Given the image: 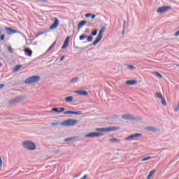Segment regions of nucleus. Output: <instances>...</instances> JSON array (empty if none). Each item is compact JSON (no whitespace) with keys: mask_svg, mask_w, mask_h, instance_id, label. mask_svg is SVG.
<instances>
[{"mask_svg":"<svg viewBox=\"0 0 179 179\" xmlns=\"http://www.w3.org/2000/svg\"><path fill=\"white\" fill-rule=\"evenodd\" d=\"M78 124V120L69 119L63 121L62 122H52L51 123L52 127H55V125H62V127H73Z\"/></svg>","mask_w":179,"mask_h":179,"instance_id":"obj_1","label":"nucleus"},{"mask_svg":"<svg viewBox=\"0 0 179 179\" xmlns=\"http://www.w3.org/2000/svg\"><path fill=\"white\" fill-rule=\"evenodd\" d=\"M121 128L120 127H109L106 128H97L96 131L99 132H115V131H120Z\"/></svg>","mask_w":179,"mask_h":179,"instance_id":"obj_2","label":"nucleus"},{"mask_svg":"<svg viewBox=\"0 0 179 179\" xmlns=\"http://www.w3.org/2000/svg\"><path fill=\"white\" fill-rule=\"evenodd\" d=\"M22 146L24 149H27V150H36V143L30 141H24Z\"/></svg>","mask_w":179,"mask_h":179,"instance_id":"obj_3","label":"nucleus"},{"mask_svg":"<svg viewBox=\"0 0 179 179\" xmlns=\"http://www.w3.org/2000/svg\"><path fill=\"white\" fill-rule=\"evenodd\" d=\"M40 80V76H33L25 80L27 85H31V83H37Z\"/></svg>","mask_w":179,"mask_h":179,"instance_id":"obj_4","label":"nucleus"},{"mask_svg":"<svg viewBox=\"0 0 179 179\" xmlns=\"http://www.w3.org/2000/svg\"><path fill=\"white\" fill-rule=\"evenodd\" d=\"M170 9H171V6H170L159 7L157 10V13H160L161 15H163V13H166V12H167V10H170Z\"/></svg>","mask_w":179,"mask_h":179,"instance_id":"obj_5","label":"nucleus"},{"mask_svg":"<svg viewBox=\"0 0 179 179\" xmlns=\"http://www.w3.org/2000/svg\"><path fill=\"white\" fill-rule=\"evenodd\" d=\"M141 136H142V134L136 133L126 137L124 141H134L135 139H138V138H141Z\"/></svg>","mask_w":179,"mask_h":179,"instance_id":"obj_6","label":"nucleus"},{"mask_svg":"<svg viewBox=\"0 0 179 179\" xmlns=\"http://www.w3.org/2000/svg\"><path fill=\"white\" fill-rule=\"evenodd\" d=\"M99 136H103V134L92 132L85 135V138H99Z\"/></svg>","mask_w":179,"mask_h":179,"instance_id":"obj_7","label":"nucleus"},{"mask_svg":"<svg viewBox=\"0 0 179 179\" xmlns=\"http://www.w3.org/2000/svg\"><path fill=\"white\" fill-rule=\"evenodd\" d=\"M122 120H128L129 121H135V117L131 114H124L122 115Z\"/></svg>","mask_w":179,"mask_h":179,"instance_id":"obj_8","label":"nucleus"},{"mask_svg":"<svg viewBox=\"0 0 179 179\" xmlns=\"http://www.w3.org/2000/svg\"><path fill=\"white\" fill-rule=\"evenodd\" d=\"M85 38H87L88 43L93 41V36H87V35H86V34H83L80 36V41H82L83 40H85Z\"/></svg>","mask_w":179,"mask_h":179,"instance_id":"obj_9","label":"nucleus"},{"mask_svg":"<svg viewBox=\"0 0 179 179\" xmlns=\"http://www.w3.org/2000/svg\"><path fill=\"white\" fill-rule=\"evenodd\" d=\"M102 38H103V36L98 34L97 36L95 38V41L92 43V45L94 46L97 45L98 43H100Z\"/></svg>","mask_w":179,"mask_h":179,"instance_id":"obj_10","label":"nucleus"},{"mask_svg":"<svg viewBox=\"0 0 179 179\" xmlns=\"http://www.w3.org/2000/svg\"><path fill=\"white\" fill-rule=\"evenodd\" d=\"M58 24H59V20L55 17L54 19V23L50 26V29H57V27H58Z\"/></svg>","mask_w":179,"mask_h":179,"instance_id":"obj_11","label":"nucleus"},{"mask_svg":"<svg viewBox=\"0 0 179 179\" xmlns=\"http://www.w3.org/2000/svg\"><path fill=\"white\" fill-rule=\"evenodd\" d=\"M75 93L78 94V96H89V93L85 90H77Z\"/></svg>","mask_w":179,"mask_h":179,"instance_id":"obj_12","label":"nucleus"},{"mask_svg":"<svg viewBox=\"0 0 179 179\" xmlns=\"http://www.w3.org/2000/svg\"><path fill=\"white\" fill-rule=\"evenodd\" d=\"M6 31L7 32V34H8V36L15 34V33H17V31L14 30L13 29L9 28V27H6Z\"/></svg>","mask_w":179,"mask_h":179,"instance_id":"obj_13","label":"nucleus"},{"mask_svg":"<svg viewBox=\"0 0 179 179\" xmlns=\"http://www.w3.org/2000/svg\"><path fill=\"white\" fill-rule=\"evenodd\" d=\"M69 36H67L66 38L65 39L64 44L62 47V50H65V48H68V45H69Z\"/></svg>","mask_w":179,"mask_h":179,"instance_id":"obj_14","label":"nucleus"},{"mask_svg":"<svg viewBox=\"0 0 179 179\" xmlns=\"http://www.w3.org/2000/svg\"><path fill=\"white\" fill-rule=\"evenodd\" d=\"M125 83L128 86H133V85H136V83H138V80H127Z\"/></svg>","mask_w":179,"mask_h":179,"instance_id":"obj_15","label":"nucleus"},{"mask_svg":"<svg viewBox=\"0 0 179 179\" xmlns=\"http://www.w3.org/2000/svg\"><path fill=\"white\" fill-rule=\"evenodd\" d=\"M86 23H87V22L86 20H83L81 21L79 24H78V33H79L80 29H81V27H83V26H85V24H86Z\"/></svg>","mask_w":179,"mask_h":179,"instance_id":"obj_16","label":"nucleus"},{"mask_svg":"<svg viewBox=\"0 0 179 179\" xmlns=\"http://www.w3.org/2000/svg\"><path fill=\"white\" fill-rule=\"evenodd\" d=\"M145 129L147 131H149V132H157V128H156L155 127H147L145 128Z\"/></svg>","mask_w":179,"mask_h":179,"instance_id":"obj_17","label":"nucleus"},{"mask_svg":"<svg viewBox=\"0 0 179 179\" xmlns=\"http://www.w3.org/2000/svg\"><path fill=\"white\" fill-rule=\"evenodd\" d=\"M24 51L25 52V55H27L28 57H31L33 54V51H31V50L26 48L24 50Z\"/></svg>","mask_w":179,"mask_h":179,"instance_id":"obj_18","label":"nucleus"},{"mask_svg":"<svg viewBox=\"0 0 179 179\" xmlns=\"http://www.w3.org/2000/svg\"><path fill=\"white\" fill-rule=\"evenodd\" d=\"M109 142H111L112 143H120L121 142V140L115 138H112L109 139Z\"/></svg>","mask_w":179,"mask_h":179,"instance_id":"obj_19","label":"nucleus"},{"mask_svg":"<svg viewBox=\"0 0 179 179\" xmlns=\"http://www.w3.org/2000/svg\"><path fill=\"white\" fill-rule=\"evenodd\" d=\"M65 101H66V103H71L73 101V96H67L66 98H64Z\"/></svg>","mask_w":179,"mask_h":179,"instance_id":"obj_20","label":"nucleus"},{"mask_svg":"<svg viewBox=\"0 0 179 179\" xmlns=\"http://www.w3.org/2000/svg\"><path fill=\"white\" fill-rule=\"evenodd\" d=\"M76 137H69L64 139V142H72L73 141H76Z\"/></svg>","mask_w":179,"mask_h":179,"instance_id":"obj_21","label":"nucleus"},{"mask_svg":"<svg viewBox=\"0 0 179 179\" xmlns=\"http://www.w3.org/2000/svg\"><path fill=\"white\" fill-rule=\"evenodd\" d=\"M155 173H156V170H155V169H154V170H152V171L149 173L147 179H150V178H152V176L155 174Z\"/></svg>","mask_w":179,"mask_h":179,"instance_id":"obj_22","label":"nucleus"},{"mask_svg":"<svg viewBox=\"0 0 179 179\" xmlns=\"http://www.w3.org/2000/svg\"><path fill=\"white\" fill-rule=\"evenodd\" d=\"M153 75H155V76H157L158 78H160V79H162L163 78V76L157 71H154Z\"/></svg>","mask_w":179,"mask_h":179,"instance_id":"obj_23","label":"nucleus"},{"mask_svg":"<svg viewBox=\"0 0 179 179\" xmlns=\"http://www.w3.org/2000/svg\"><path fill=\"white\" fill-rule=\"evenodd\" d=\"M7 48H8V52H10V54H13V51H15V50L12 48V46L8 45Z\"/></svg>","mask_w":179,"mask_h":179,"instance_id":"obj_24","label":"nucleus"},{"mask_svg":"<svg viewBox=\"0 0 179 179\" xmlns=\"http://www.w3.org/2000/svg\"><path fill=\"white\" fill-rule=\"evenodd\" d=\"M155 97H157V99H163V95L162 94V93L160 92H157L155 94Z\"/></svg>","mask_w":179,"mask_h":179,"instance_id":"obj_25","label":"nucleus"},{"mask_svg":"<svg viewBox=\"0 0 179 179\" xmlns=\"http://www.w3.org/2000/svg\"><path fill=\"white\" fill-rule=\"evenodd\" d=\"M104 31H106V27H103L101 29L98 34L103 36V34L104 33Z\"/></svg>","mask_w":179,"mask_h":179,"instance_id":"obj_26","label":"nucleus"},{"mask_svg":"<svg viewBox=\"0 0 179 179\" xmlns=\"http://www.w3.org/2000/svg\"><path fill=\"white\" fill-rule=\"evenodd\" d=\"M79 80V78H74L72 80H71L70 83L73 84L76 83Z\"/></svg>","mask_w":179,"mask_h":179,"instance_id":"obj_27","label":"nucleus"},{"mask_svg":"<svg viewBox=\"0 0 179 179\" xmlns=\"http://www.w3.org/2000/svg\"><path fill=\"white\" fill-rule=\"evenodd\" d=\"M161 100H162V106H167V103L166 102V99H164V97H163Z\"/></svg>","mask_w":179,"mask_h":179,"instance_id":"obj_28","label":"nucleus"},{"mask_svg":"<svg viewBox=\"0 0 179 179\" xmlns=\"http://www.w3.org/2000/svg\"><path fill=\"white\" fill-rule=\"evenodd\" d=\"M153 159V157H145V158L142 159H141V162H146V161L150 160V159Z\"/></svg>","mask_w":179,"mask_h":179,"instance_id":"obj_29","label":"nucleus"},{"mask_svg":"<svg viewBox=\"0 0 179 179\" xmlns=\"http://www.w3.org/2000/svg\"><path fill=\"white\" fill-rule=\"evenodd\" d=\"M52 111H55V113H58V114L61 113V111H59L57 108H52Z\"/></svg>","mask_w":179,"mask_h":179,"instance_id":"obj_30","label":"nucleus"},{"mask_svg":"<svg viewBox=\"0 0 179 179\" xmlns=\"http://www.w3.org/2000/svg\"><path fill=\"white\" fill-rule=\"evenodd\" d=\"M71 114L74 115H80V112L71 111Z\"/></svg>","mask_w":179,"mask_h":179,"instance_id":"obj_31","label":"nucleus"},{"mask_svg":"<svg viewBox=\"0 0 179 179\" xmlns=\"http://www.w3.org/2000/svg\"><path fill=\"white\" fill-rule=\"evenodd\" d=\"M92 36H97V29H94L93 32H92Z\"/></svg>","mask_w":179,"mask_h":179,"instance_id":"obj_32","label":"nucleus"},{"mask_svg":"<svg viewBox=\"0 0 179 179\" xmlns=\"http://www.w3.org/2000/svg\"><path fill=\"white\" fill-rule=\"evenodd\" d=\"M127 68L131 70L135 69V66H134L133 65H127Z\"/></svg>","mask_w":179,"mask_h":179,"instance_id":"obj_33","label":"nucleus"},{"mask_svg":"<svg viewBox=\"0 0 179 179\" xmlns=\"http://www.w3.org/2000/svg\"><path fill=\"white\" fill-rule=\"evenodd\" d=\"M22 68V65H17L15 66V71H17Z\"/></svg>","mask_w":179,"mask_h":179,"instance_id":"obj_34","label":"nucleus"},{"mask_svg":"<svg viewBox=\"0 0 179 179\" xmlns=\"http://www.w3.org/2000/svg\"><path fill=\"white\" fill-rule=\"evenodd\" d=\"M0 40H1L2 41H3V40H5V35L3 34L0 36Z\"/></svg>","mask_w":179,"mask_h":179,"instance_id":"obj_35","label":"nucleus"},{"mask_svg":"<svg viewBox=\"0 0 179 179\" xmlns=\"http://www.w3.org/2000/svg\"><path fill=\"white\" fill-rule=\"evenodd\" d=\"M51 50H52V46H50V48L46 50L45 54H47V52L49 51H51Z\"/></svg>","mask_w":179,"mask_h":179,"instance_id":"obj_36","label":"nucleus"},{"mask_svg":"<svg viewBox=\"0 0 179 179\" xmlns=\"http://www.w3.org/2000/svg\"><path fill=\"white\" fill-rule=\"evenodd\" d=\"M64 114H72V111L67 110V111L64 112Z\"/></svg>","mask_w":179,"mask_h":179,"instance_id":"obj_37","label":"nucleus"},{"mask_svg":"<svg viewBox=\"0 0 179 179\" xmlns=\"http://www.w3.org/2000/svg\"><path fill=\"white\" fill-rule=\"evenodd\" d=\"M90 16H92L91 13L85 14V17H90Z\"/></svg>","mask_w":179,"mask_h":179,"instance_id":"obj_38","label":"nucleus"},{"mask_svg":"<svg viewBox=\"0 0 179 179\" xmlns=\"http://www.w3.org/2000/svg\"><path fill=\"white\" fill-rule=\"evenodd\" d=\"M175 36L176 37H178V36H179V30L175 33Z\"/></svg>","mask_w":179,"mask_h":179,"instance_id":"obj_39","label":"nucleus"},{"mask_svg":"<svg viewBox=\"0 0 179 179\" xmlns=\"http://www.w3.org/2000/svg\"><path fill=\"white\" fill-rule=\"evenodd\" d=\"M61 113H62L63 111H65V108H60V110Z\"/></svg>","mask_w":179,"mask_h":179,"instance_id":"obj_40","label":"nucleus"},{"mask_svg":"<svg viewBox=\"0 0 179 179\" xmlns=\"http://www.w3.org/2000/svg\"><path fill=\"white\" fill-rule=\"evenodd\" d=\"M87 175H85L83 178L80 179H87Z\"/></svg>","mask_w":179,"mask_h":179,"instance_id":"obj_41","label":"nucleus"},{"mask_svg":"<svg viewBox=\"0 0 179 179\" xmlns=\"http://www.w3.org/2000/svg\"><path fill=\"white\" fill-rule=\"evenodd\" d=\"M90 31V29H89V28H87L85 29V33H89Z\"/></svg>","mask_w":179,"mask_h":179,"instance_id":"obj_42","label":"nucleus"},{"mask_svg":"<svg viewBox=\"0 0 179 179\" xmlns=\"http://www.w3.org/2000/svg\"><path fill=\"white\" fill-rule=\"evenodd\" d=\"M2 87H5V85L3 84H0V89H2Z\"/></svg>","mask_w":179,"mask_h":179,"instance_id":"obj_43","label":"nucleus"},{"mask_svg":"<svg viewBox=\"0 0 179 179\" xmlns=\"http://www.w3.org/2000/svg\"><path fill=\"white\" fill-rule=\"evenodd\" d=\"M91 17H92V19H95L96 15H92L91 16Z\"/></svg>","mask_w":179,"mask_h":179,"instance_id":"obj_44","label":"nucleus"},{"mask_svg":"<svg viewBox=\"0 0 179 179\" xmlns=\"http://www.w3.org/2000/svg\"><path fill=\"white\" fill-rule=\"evenodd\" d=\"M65 59V56H62L61 58H60V61H62L63 59Z\"/></svg>","mask_w":179,"mask_h":179,"instance_id":"obj_45","label":"nucleus"},{"mask_svg":"<svg viewBox=\"0 0 179 179\" xmlns=\"http://www.w3.org/2000/svg\"><path fill=\"white\" fill-rule=\"evenodd\" d=\"M20 100V98H17L14 100V101H19Z\"/></svg>","mask_w":179,"mask_h":179,"instance_id":"obj_46","label":"nucleus"},{"mask_svg":"<svg viewBox=\"0 0 179 179\" xmlns=\"http://www.w3.org/2000/svg\"><path fill=\"white\" fill-rule=\"evenodd\" d=\"M41 34H43V33L38 34L36 35V37H38V36H41Z\"/></svg>","mask_w":179,"mask_h":179,"instance_id":"obj_47","label":"nucleus"},{"mask_svg":"<svg viewBox=\"0 0 179 179\" xmlns=\"http://www.w3.org/2000/svg\"><path fill=\"white\" fill-rule=\"evenodd\" d=\"M56 44H57V41H55L52 43L53 45H55Z\"/></svg>","mask_w":179,"mask_h":179,"instance_id":"obj_48","label":"nucleus"},{"mask_svg":"<svg viewBox=\"0 0 179 179\" xmlns=\"http://www.w3.org/2000/svg\"><path fill=\"white\" fill-rule=\"evenodd\" d=\"M54 45H55L52 44V45H50V47H52V48H54Z\"/></svg>","mask_w":179,"mask_h":179,"instance_id":"obj_49","label":"nucleus"},{"mask_svg":"<svg viewBox=\"0 0 179 179\" xmlns=\"http://www.w3.org/2000/svg\"><path fill=\"white\" fill-rule=\"evenodd\" d=\"M54 45H55L52 44V45H50V47H52V48H54Z\"/></svg>","mask_w":179,"mask_h":179,"instance_id":"obj_50","label":"nucleus"},{"mask_svg":"<svg viewBox=\"0 0 179 179\" xmlns=\"http://www.w3.org/2000/svg\"><path fill=\"white\" fill-rule=\"evenodd\" d=\"M124 24H125V21L124 22Z\"/></svg>","mask_w":179,"mask_h":179,"instance_id":"obj_51","label":"nucleus"},{"mask_svg":"<svg viewBox=\"0 0 179 179\" xmlns=\"http://www.w3.org/2000/svg\"><path fill=\"white\" fill-rule=\"evenodd\" d=\"M1 62H0V66H1Z\"/></svg>","mask_w":179,"mask_h":179,"instance_id":"obj_52","label":"nucleus"},{"mask_svg":"<svg viewBox=\"0 0 179 179\" xmlns=\"http://www.w3.org/2000/svg\"><path fill=\"white\" fill-rule=\"evenodd\" d=\"M39 1H43V0H39Z\"/></svg>","mask_w":179,"mask_h":179,"instance_id":"obj_53","label":"nucleus"}]
</instances>
